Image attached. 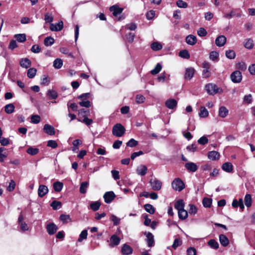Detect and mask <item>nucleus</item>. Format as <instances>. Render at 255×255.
Returning a JSON list of instances; mask_svg holds the SVG:
<instances>
[{
    "mask_svg": "<svg viewBox=\"0 0 255 255\" xmlns=\"http://www.w3.org/2000/svg\"><path fill=\"white\" fill-rule=\"evenodd\" d=\"M110 10L112 12L114 16H117L122 12L123 8L120 7L117 5H114L110 7Z\"/></svg>",
    "mask_w": 255,
    "mask_h": 255,
    "instance_id": "dca6fc26",
    "label": "nucleus"
},
{
    "mask_svg": "<svg viewBox=\"0 0 255 255\" xmlns=\"http://www.w3.org/2000/svg\"><path fill=\"white\" fill-rule=\"evenodd\" d=\"M47 96L49 99H56L58 97V93L53 90H48L47 91Z\"/></svg>",
    "mask_w": 255,
    "mask_h": 255,
    "instance_id": "c756f323",
    "label": "nucleus"
},
{
    "mask_svg": "<svg viewBox=\"0 0 255 255\" xmlns=\"http://www.w3.org/2000/svg\"><path fill=\"white\" fill-rule=\"evenodd\" d=\"M244 46L245 48L251 49L254 47V41L251 38H247L245 40Z\"/></svg>",
    "mask_w": 255,
    "mask_h": 255,
    "instance_id": "c85d7f7f",
    "label": "nucleus"
},
{
    "mask_svg": "<svg viewBox=\"0 0 255 255\" xmlns=\"http://www.w3.org/2000/svg\"><path fill=\"white\" fill-rule=\"evenodd\" d=\"M182 244V241L180 238H176L174 240L172 245V248L176 250L177 247L180 246Z\"/></svg>",
    "mask_w": 255,
    "mask_h": 255,
    "instance_id": "8fccbe9b",
    "label": "nucleus"
},
{
    "mask_svg": "<svg viewBox=\"0 0 255 255\" xmlns=\"http://www.w3.org/2000/svg\"><path fill=\"white\" fill-rule=\"evenodd\" d=\"M231 79L233 82L235 83H240L242 79V75L240 71H235L231 74Z\"/></svg>",
    "mask_w": 255,
    "mask_h": 255,
    "instance_id": "423d86ee",
    "label": "nucleus"
},
{
    "mask_svg": "<svg viewBox=\"0 0 255 255\" xmlns=\"http://www.w3.org/2000/svg\"><path fill=\"white\" fill-rule=\"evenodd\" d=\"M101 205L99 201L92 202L90 204V208L93 211H96L99 210Z\"/></svg>",
    "mask_w": 255,
    "mask_h": 255,
    "instance_id": "e433bc0d",
    "label": "nucleus"
},
{
    "mask_svg": "<svg viewBox=\"0 0 255 255\" xmlns=\"http://www.w3.org/2000/svg\"><path fill=\"white\" fill-rule=\"evenodd\" d=\"M121 252L124 255H129L132 253L133 249L129 245L125 244L122 248Z\"/></svg>",
    "mask_w": 255,
    "mask_h": 255,
    "instance_id": "2eb2a0df",
    "label": "nucleus"
},
{
    "mask_svg": "<svg viewBox=\"0 0 255 255\" xmlns=\"http://www.w3.org/2000/svg\"><path fill=\"white\" fill-rule=\"evenodd\" d=\"M59 219L64 224L68 223L71 221V219L69 215L62 214L60 215Z\"/></svg>",
    "mask_w": 255,
    "mask_h": 255,
    "instance_id": "2f4dec72",
    "label": "nucleus"
},
{
    "mask_svg": "<svg viewBox=\"0 0 255 255\" xmlns=\"http://www.w3.org/2000/svg\"><path fill=\"white\" fill-rule=\"evenodd\" d=\"M226 57L230 59H233L236 57V53L232 50H229L226 51Z\"/></svg>",
    "mask_w": 255,
    "mask_h": 255,
    "instance_id": "6e6d98bb",
    "label": "nucleus"
},
{
    "mask_svg": "<svg viewBox=\"0 0 255 255\" xmlns=\"http://www.w3.org/2000/svg\"><path fill=\"white\" fill-rule=\"evenodd\" d=\"M245 203L247 207H250L252 205V200L250 194H246L245 197Z\"/></svg>",
    "mask_w": 255,
    "mask_h": 255,
    "instance_id": "49530a36",
    "label": "nucleus"
},
{
    "mask_svg": "<svg viewBox=\"0 0 255 255\" xmlns=\"http://www.w3.org/2000/svg\"><path fill=\"white\" fill-rule=\"evenodd\" d=\"M144 208L145 211L150 214H153L155 212L154 207L150 204H146L144 205Z\"/></svg>",
    "mask_w": 255,
    "mask_h": 255,
    "instance_id": "72a5a7b5",
    "label": "nucleus"
},
{
    "mask_svg": "<svg viewBox=\"0 0 255 255\" xmlns=\"http://www.w3.org/2000/svg\"><path fill=\"white\" fill-rule=\"evenodd\" d=\"M232 206L234 208L239 207L242 210H243L244 209V205L243 199L240 198L239 201L234 199L232 202Z\"/></svg>",
    "mask_w": 255,
    "mask_h": 255,
    "instance_id": "a878e982",
    "label": "nucleus"
},
{
    "mask_svg": "<svg viewBox=\"0 0 255 255\" xmlns=\"http://www.w3.org/2000/svg\"><path fill=\"white\" fill-rule=\"evenodd\" d=\"M228 110L224 106H222L219 109V116L221 118H225L228 114Z\"/></svg>",
    "mask_w": 255,
    "mask_h": 255,
    "instance_id": "bb28decb",
    "label": "nucleus"
},
{
    "mask_svg": "<svg viewBox=\"0 0 255 255\" xmlns=\"http://www.w3.org/2000/svg\"><path fill=\"white\" fill-rule=\"evenodd\" d=\"M126 131L124 127L121 124H116L114 126L112 129V133L117 137L122 136Z\"/></svg>",
    "mask_w": 255,
    "mask_h": 255,
    "instance_id": "f03ea898",
    "label": "nucleus"
},
{
    "mask_svg": "<svg viewBox=\"0 0 255 255\" xmlns=\"http://www.w3.org/2000/svg\"><path fill=\"white\" fill-rule=\"evenodd\" d=\"M185 206L184 202L183 200L180 199L176 201L174 205V207L178 211L184 209Z\"/></svg>",
    "mask_w": 255,
    "mask_h": 255,
    "instance_id": "cd10ccee",
    "label": "nucleus"
},
{
    "mask_svg": "<svg viewBox=\"0 0 255 255\" xmlns=\"http://www.w3.org/2000/svg\"><path fill=\"white\" fill-rule=\"evenodd\" d=\"M208 245L214 249H218L219 245L218 243L214 239H211L208 242Z\"/></svg>",
    "mask_w": 255,
    "mask_h": 255,
    "instance_id": "58836bf2",
    "label": "nucleus"
},
{
    "mask_svg": "<svg viewBox=\"0 0 255 255\" xmlns=\"http://www.w3.org/2000/svg\"><path fill=\"white\" fill-rule=\"evenodd\" d=\"M252 96L251 94L245 95L244 97V102L249 104L252 102Z\"/></svg>",
    "mask_w": 255,
    "mask_h": 255,
    "instance_id": "0e129e2a",
    "label": "nucleus"
},
{
    "mask_svg": "<svg viewBox=\"0 0 255 255\" xmlns=\"http://www.w3.org/2000/svg\"><path fill=\"white\" fill-rule=\"evenodd\" d=\"M205 89L207 93L211 95L223 92V90L221 88L218 87L216 84L212 83L207 84L205 86Z\"/></svg>",
    "mask_w": 255,
    "mask_h": 255,
    "instance_id": "f257e3e1",
    "label": "nucleus"
},
{
    "mask_svg": "<svg viewBox=\"0 0 255 255\" xmlns=\"http://www.w3.org/2000/svg\"><path fill=\"white\" fill-rule=\"evenodd\" d=\"M187 255H196V250L193 247H190L187 250Z\"/></svg>",
    "mask_w": 255,
    "mask_h": 255,
    "instance_id": "774afa93",
    "label": "nucleus"
},
{
    "mask_svg": "<svg viewBox=\"0 0 255 255\" xmlns=\"http://www.w3.org/2000/svg\"><path fill=\"white\" fill-rule=\"evenodd\" d=\"M43 130L45 133L49 135H52L55 134L54 128L50 125H45L43 128Z\"/></svg>",
    "mask_w": 255,
    "mask_h": 255,
    "instance_id": "4be33fe9",
    "label": "nucleus"
},
{
    "mask_svg": "<svg viewBox=\"0 0 255 255\" xmlns=\"http://www.w3.org/2000/svg\"><path fill=\"white\" fill-rule=\"evenodd\" d=\"M171 185L174 190L178 191H181L185 188L183 182L178 178L172 181Z\"/></svg>",
    "mask_w": 255,
    "mask_h": 255,
    "instance_id": "7ed1b4c3",
    "label": "nucleus"
},
{
    "mask_svg": "<svg viewBox=\"0 0 255 255\" xmlns=\"http://www.w3.org/2000/svg\"><path fill=\"white\" fill-rule=\"evenodd\" d=\"M50 83V80L48 76L44 75L41 79L40 84L41 85L46 86H48Z\"/></svg>",
    "mask_w": 255,
    "mask_h": 255,
    "instance_id": "864d4df0",
    "label": "nucleus"
},
{
    "mask_svg": "<svg viewBox=\"0 0 255 255\" xmlns=\"http://www.w3.org/2000/svg\"><path fill=\"white\" fill-rule=\"evenodd\" d=\"M89 186V182L87 181L83 182L80 184V192L81 193L85 194L87 192V189Z\"/></svg>",
    "mask_w": 255,
    "mask_h": 255,
    "instance_id": "7c9ffc66",
    "label": "nucleus"
},
{
    "mask_svg": "<svg viewBox=\"0 0 255 255\" xmlns=\"http://www.w3.org/2000/svg\"><path fill=\"white\" fill-rule=\"evenodd\" d=\"M115 197L116 195L113 191L106 192L103 196L104 201L107 204L111 203Z\"/></svg>",
    "mask_w": 255,
    "mask_h": 255,
    "instance_id": "0eeeda50",
    "label": "nucleus"
},
{
    "mask_svg": "<svg viewBox=\"0 0 255 255\" xmlns=\"http://www.w3.org/2000/svg\"><path fill=\"white\" fill-rule=\"evenodd\" d=\"M226 37L224 35H220L215 39V44L217 46L222 47L226 42Z\"/></svg>",
    "mask_w": 255,
    "mask_h": 255,
    "instance_id": "4468645a",
    "label": "nucleus"
},
{
    "mask_svg": "<svg viewBox=\"0 0 255 255\" xmlns=\"http://www.w3.org/2000/svg\"><path fill=\"white\" fill-rule=\"evenodd\" d=\"M189 207L190 208L188 210L189 213L190 214L195 215L197 211V209L196 208V207L194 205L192 204H190Z\"/></svg>",
    "mask_w": 255,
    "mask_h": 255,
    "instance_id": "338daca9",
    "label": "nucleus"
},
{
    "mask_svg": "<svg viewBox=\"0 0 255 255\" xmlns=\"http://www.w3.org/2000/svg\"><path fill=\"white\" fill-rule=\"evenodd\" d=\"M121 241L120 238L116 235H112L110 238V243L109 246L111 247H114L119 245Z\"/></svg>",
    "mask_w": 255,
    "mask_h": 255,
    "instance_id": "ddd939ff",
    "label": "nucleus"
},
{
    "mask_svg": "<svg viewBox=\"0 0 255 255\" xmlns=\"http://www.w3.org/2000/svg\"><path fill=\"white\" fill-rule=\"evenodd\" d=\"M138 144V141L133 138H131L127 143V146L130 147L136 146Z\"/></svg>",
    "mask_w": 255,
    "mask_h": 255,
    "instance_id": "052dcab7",
    "label": "nucleus"
},
{
    "mask_svg": "<svg viewBox=\"0 0 255 255\" xmlns=\"http://www.w3.org/2000/svg\"><path fill=\"white\" fill-rule=\"evenodd\" d=\"M202 67L203 68L202 72V77L204 78H207L211 76L210 68L211 64L207 61H204L202 63Z\"/></svg>",
    "mask_w": 255,
    "mask_h": 255,
    "instance_id": "20e7f679",
    "label": "nucleus"
},
{
    "mask_svg": "<svg viewBox=\"0 0 255 255\" xmlns=\"http://www.w3.org/2000/svg\"><path fill=\"white\" fill-rule=\"evenodd\" d=\"M185 167L188 171L192 172H194L198 169L197 165L192 162L185 163Z\"/></svg>",
    "mask_w": 255,
    "mask_h": 255,
    "instance_id": "a211bd4d",
    "label": "nucleus"
},
{
    "mask_svg": "<svg viewBox=\"0 0 255 255\" xmlns=\"http://www.w3.org/2000/svg\"><path fill=\"white\" fill-rule=\"evenodd\" d=\"M178 214L179 218L181 220H185L187 218L188 216V212L187 211L184 210V209L178 211Z\"/></svg>",
    "mask_w": 255,
    "mask_h": 255,
    "instance_id": "f704fd0d",
    "label": "nucleus"
},
{
    "mask_svg": "<svg viewBox=\"0 0 255 255\" xmlns=\"http://www.w3.org/2000/svg\"><path fill=\"white\" fill-rule=\"evenodd\" d=\"M135 37V34L133 33L129 32L126 34V37L129 43H131L133 41Z\"/></svg>",
    "mask_w": 255,
    "mask_h": 255,
    "instance_id": "680f3d73",
    "label": "nucleus"
},
{
    "mask_svg": "<svg viewBox=\"0 0 255 255\" xmlns=\"http://www.w3.org/2000/svg\"><path fill=\"white\" fill-rule=\"evenodd\" d=\"M179 55L183 58L188 59L190 58V54L187 50H183L180 51Z\"/></svg>",
    "mask_w": 255,
    "mask_h": 255,
    "instance_id": "4d7b16f0",
    "label": "nucleus"
},
{
    "mask_svg": "<svg viewBox=\"0 0 255 255\" xmlns=\"http://www.w3.org/2000/svg\"><path fill=\"white\" fill-rule=\"evenodd\" d=\"M176 4L177 6L180 8H186L188 6L187 3L182 0H177L176 1Z\"/></svg>",
    "mask_w": 255,
    "mask_h": 255,
    "instance_id": "69168bd1",
    "label": "nucleus"
},
{
    "mask_svg": "<svg viewBox=\"0 0 255 255\" xmlns=\"http://www.w3.org/2000/svg\"><path fill=\"white\" fill-rule=\"evenodd\" d=\"M165 105L167 108L173 110L176 108L177 102L175 99H169L166 100Z\"/></svg>",
    "mask_w": 255,
    "mask_h": 255,
    "instance_id": "f8f14e48",
    "label": "nucleus"
},
{
    "mask_svg": "<svg viewBox=\"0 0 255 255\" xmlns=\"http://www.w3.org/2000/svg\"><path fill=\"white\" fill-rule=\"evenodd\" d=\"M222 168L224 171L228 173L232 172L233 170V166L231 162H227L224 163L222 165Z\"/></svg>",
    "mask_w": 255,
    "mask_h": 255,
    "instance_id": "5701e85b",
    "label": "nucleus"
},
{
    "mask_svg": "<svg viewBox=\"0 0 255 255\" xmlns=\"http://www.w3.org/2000/svg\"><path fill=\"white\" fill-rule=\"evenodd\" d=\"M63 65V61L59 58L56 59L53 62V67L56 69H60Z\"/></svg>",
    "mask_w": 255,
    "mask_h": 255,
    "instance_id": "a19ab883",
    "label": "nucleus"
},
{
    "mask_svg": "<svg viewBox=\"0 0 255 255\" xmlns=\"http://www.w3.org/2000/svg\"><path fill=\"white\" fill-rule=\"evenodd\" d=\"M185 40L186 43L190 45H194L197 42L196 37L192 34H190L186 36Z\"/></svg>",
    "mask_w": 255,
    "mask_h": 255,
    "instance_id": "412c9836",
    "label": "nucleus"
},
{
    "mask_svg": "<svg viewBox=\"0 0 255 255\" xmlns=\"http://www.w3.org/2000/svg\"><path fill=\"white\" fill-rule=\"evenodd\" d=\"M162 69V66L160 63H157L155 66V67L152 69L150 73L152 75H156L158 74L161 70Z\"/></svg>",
    "mask_w": 255,
    "mask_h": 255,
    "instance_id": "5fc2aeb1",
    "label": "nucleus"
},
{
    "mask_svg": "<svg viewBox=\"0 0 255 255\" xmlns=\"http://www.w3.org/2000/svg\"><path fill=\"white\" fill-rule=\"evenodd\" d=\"M198 142L201 145H205L208 142V139L205 136L201 137L198 140Z\"/></svg>",
    "mask_w": 255,
    "mask_h": 255,
    "instance_id": "e2e57ef3",
    "label": "nucleus"
},
{
    "mask_svg": "<svg viewBox=\"0 0 255 255\" xmlns=\"http://www.w3.org/2000/svg\"><path fill=\"white\" fill-rule=\"evenodd\" d=\"M19 64L21 67L27 69L30 67L31 62L27 58H24L20 59Z\"/></svg>",
    "mask_w": 255,
    "mask_h": 255,
    "instance_id": "aec40b11",
    "label": "nucleus"
},
{
    "mask_svg": "<svg viewBox=\"0 0 255 255\" xmlns=\"http://www.w3.org/2000/svg\"><path fill=\"white\" fill-rule=\"evenodd\" d=\"M219 241L221 245L224 247H227L229 244V239L223 234H221L219 236Z\"/></svg>",
    "mask_w": 255,
    "mask_h": 255,
    "instance_id": "393cba45",
    "label": "nucleus"
},
{
    "mask_svg": "<svg viewBox=\"0 0 255 255\" xmlns=\"http://www.w3.org/2000/svg\"><path fill=\"white\" fill-rule=\"evenodd\" d=\"M209 115L208 110L204 107H201L200 111L199 113V116L201 118H206Z\"/></svg>",
    "mask_w": 255,
    "mask_h": 255,
    "instance_id": "473e14b6",
    "label": "nucleus"
},
{
    "mask_svg": "<svg viewBox=\"0 0 255 255\" xmlns=\"http://www.w3.org/2000/svg\"><path fill=\"white\" fill-rule=\"evenodd\" d=\"M195 70L193 68H188L186 69L184 78L186 80H190L193 77Z\"/></svg>",
    "mask_w": 255,
    "mask_h": 255,
    "instance_id": "6ab92c4d",
    "label": "nucleus"
},
{
    "mask_svg": "<svg viewBox=\"0 0 255 255\" xmlns=\"http://www.w3.org/2000/svg\"><path fill=\"white\" fill-rule=\"evenodd\" d=\"M150 46H151V48L153 51H158V50L161 49L162 48V45L158 42H153L151 44Z\"/></svg>",
    "mask_w": 255,
    "mask_h": 255,
    "instance_id": "ea45409f",
    "label": "nucleus"
},
{
    "mask_svg": "<svg viewBox=\"0 0 255 255\" xmlns=\"http://www.w3.org/2000/svg\"><path fill=\"white\" fill-rule=\"evenodd\" d=\"M54 42V39L51 37L48 36L46 37L44 39V44L46 46H51Z\"/></svg>",
    "mask_w": 255,
    "mask_h": 255,
    "instance_id": "37998d69",
    "label": "nucleus"
},
{
    "mask_svg": "<svg viewBox=\"0 0 255 255\" xmlns=\"http://www.w3.org/2000/svg\"><path fill=\"white\" fill-rule=\"evenodd\" d=\"M149 183L152 189L154 191H159L161 188L162 182L156 178L151 179Z\"/></svg>",
    "mask_w": 255,
    "mask_h": 255,
    "instance_id": "39448f33",
    "label": "nucleus"
},
{
    "mask_svg": "<svg viewBox=\"0 0 255 255\" xmlns=\"http://www.w3.org/2000/svg\"><path fill=\"white\" fill-rule=\"evenodd\" d=\"M110 220L113 222L114 226H117L120 224L121 219L118 218L115 215H111L110 217Z\"/></svg>",
    "mask_w": 255,
    "mask_h": 255,
    "instance_id": "603ef678",
    "label": "nucleus"
},
{
    "mask_svg": "<svg viewBox=\"0 0 255 255\" xmlns=\"http://www.w3.org/2000/svg\"><path fill=\"white\" fill-rule=\"evenodd\" d=\"M37 70L34 68H31L27 71V76L29 78H33L36 74Z\"/></svg>",
    "mask_w": 255,
    "mask_h": 255,
    "instance_id": "a18cd8bd",
    "label": "nucleus"
},
{
    "mask_svg": "<svg viewBox=\"0 0 255 255\" xmlns=\"http://www.w3.org/2000/svg\"><path fill=\"white\" fill-rule=\"evenodd\" d=\"M14 106L12 104H9L5 106V112L8 114L12 113L14 111Z\"/></svg>",
    "mask_w": 255,
    "mask_h": 255,
    "instance_id": "c9c22d12",
    "label": "nucleus"
},
{
    "mask_svg": "<svg viewBox=\"0 0 255 255\" xmlns=\"http://www.w3.org/2000/svg\"><path fill=\"white\" fill-rule=\"evenodd\" d=\"M145 235H146V241L147 243V246L148 247H152L154 245V236L152 234V233L150 232L145 233Z\"/></svg>",
    "mask_w": 255,
    "mask_h": 255,
    "instance_id": "9d476101",
    "label": "nucleus"
},
{
    "mask_svg": "<svg viewBox=\"0 0 255 255\" xmlns=\"http://www.w3.org/2000/svg\"><path fill=\"white\" fill-rule=\"evenodd\" d=\"M147 172V167L143 164H140L138 165L136 169V173L140 176H144Z\"/></svg>",
    "mask_w": 255,
    "mask_h": 255,
    "instance_id": "9b49d317",
    "label": "nucleus"
},
{
    "mask_svg": "<svg viewBox=\"0 0 255 255\" xmlns=\"http://www.w3.org/2000/svg\"><path fill=\"white\" fill-rule=\"evenodd\" d=\"M63 27V23L62 21H60L58 23H51L50 29L52 31H58L62 30Z\"/></svg>",
    "mask_w": 255,
    "mask_h": 255,
    "instance_id": "1a4fd4ad",
    "label": "nucleus"
},
{
    "mask_svg": "<svg viewBox=\"0 0 255 255\" xmlns=\"http://www.w3.org/2000/svg\"><path fill=\"white\" fill-rule=\"evenodd\" d=\"M28 154L34 155L37 154L39 152V149L37 148H33L32 147H29L26 150Z\"/></svg>",
    "mask_w": 255,
    "mask_h": 255,
    "instance_id": "3c124183",
    "label": "nucleus"
},
{
    "mask_svg": "<svg viewBox=\"0 0 255 255\" xmlns=\"http://www.w3.org/2000/svg\"><path fill=\"white\" fill-rule=\"evenodd\" d=\"M14 37L19 42H23L26 39L25 34H17L14 35Z\"/></svg>",
    "mask_w": 255,
    "mask_h": 255,
    "instance_id": "de8ad7c7",
    "label": "nucleus"
},
{
    "mask_svg": "<svg viewBox=\"0 0 255 255\" xmlns=\"http://www.w3.org/2000/svg\"><path fill=\"white\" fill-rule=\"evenodd\" d=\"M88 232L86 230H83L79 235V237L78 239V242H81L83 240H85L87 238Z\"/></svg>",
    "mask_w": 255,
    "mask_h": 255,
    "instance_id": "c03bdc74",
    "label": "nucleus"
},
{
    "mask_svg": "<svg viewBox=\"0 0 255 255\" xmlns=\"http://www.w3.org/2000/svg\"><path fill=\"white\" fill-rule=\"evenodd\" d=\"M63 184L62 182L57 181L53 184V188L55 191L60 192L63 188Z\"/></svg>",
    "mask_w": 255,
    "mask_h": 255,
    "instance_id": "79ce46f5",
    "label": "nucleus"
},
{
    "mask_svg": "<svg viewBox=\"0 0 255 255\" xmlns=\"http://www.w3.org/2000/svg\"><path fill=\"white\" fill-rule=\"evenodd\" d=\"M79 104L81 107L88 108L91 107V103L89 100H82L79 103Z\"/></svg>",
    "mask_w": 255,
    "mask_h": 255,
    "instance_id": "bf43d9fd",
    "label": "nucleus"
},
{
    "mask_svg": "<svg viewBox=\"0 0 255 255\" xmlns=\"http://www.w3.org/2000/svg\"><path fill=\"white\" fill-rule=\"evenodd\" d=\"M219 53L217 51H212L210 54L209 58L212 61H217Z\"/></svg>",
    "mask_w": 255,
    "mask_h": 255,
    "instance_id": "13d9d810",
    "label": "nucleus"
},
{
    "mask_svg": "<svg viewBox=\"0 0 255 255\" xmlns=\"http://www.w3.org/2000/svg\"><path fill=\"white\" fill-rule=\"evenodd\" d=\"M212 199L208 198H204L203 200L202 203L204 207L209 208L211 206Z\"/></svg>",
    "mask_w": 255,
    "mask_h": 255,
    "instance_id": "09e8293b",
    "label": "nucleus"
},
{
    "mask_svg": "<svg viewBox=\"0 0 255 255\" xmlns=\"http://www.w3.org/2000/svg\"><path fill=\"white\" fill-rule=\"evenodd\" d=\"M46 228L47 233L50 235L54 234L58 230L57 226L53 223L47 224Z\"/></svg>",
    "mask_w": 255,
    "mask_h": 255,
    "instance_id": "6e6552de",
    "label": "nucleus"
},
{
    "mask_svg": "<svg viewBox=\"0 0 255 255\" xmlns=\"http://www.w3.org/2000/svg\"><path fill=\"white\" fill-rule=\"evenodd\" d=\"M208 157L210 160H216L219 159L220 154L216 151H211L208 152Z\"/></svg>",
    "mask_w": 255,
    "mask_h": 255,
    "instance_id": "b1692460",
    "label": "nucleus"
},
{
    "mask_svg": "<svg viewBox=\"0 0 255 255\" xmlns=\"http://www.w3.org/2000/svg\"><path fill=\"white\" fill-rule=\"evenodd\" d=\"M51 207L54 210H58L61 207L62 204L60 201L54 200L50 204Z\"/></svg>",
    "mask_w": 255,
    "mask_h": 255,
    "instance_id": "4c0bfd02",
    "label": "nucleus"
},
{
    "mask_svg": "<svg viewBox=\"0 0 255 255\" xmlns=\"http://www.w3.org/2000/svg\"><path fill=\"white\" fill-rule=\"evenodd\" d=\"M48 192L47 186L44 185H40L38 189V195L40 197H43Z\"/></svg>",
    "mask_w": 255,
    "mask_h": 255,
    "instance_id": "f3484780",
    "label": "nucleus"
}]
</instances>
